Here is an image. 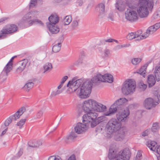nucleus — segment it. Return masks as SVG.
Listing matches in <instances>:
<instances>
[{
    "label": "nucleus",
    "mask_w": 160,
    "mask_h": 160,
    "mask_svg": "<svg viewBox=\"0 0 160 160\" xmlns=\"http://www.w3.org/2000/svg\"><path fill=\"white\" fill-rule=\"evenodd\" d=\"M155 102L151 98H148L144 101L143 106L147 109H150L158 104L160 101V96H157L155 98Z\"/></svg>",
    "instance_id": "nucleus-9"
},
{
    "label": "nucleus",
    "mask_w": 160,
    "mask_h": 160,
    "mask_svg": "<svg viewBox=\"0 0 160 160\" xmlns=\"http://www.w3.org/2000/svg\"><path fill=\"white\" fill-rule=\"evenodd\" d=\"M136 87L135 82L132 79L125 81L122 83L121 90L124 95H131L135 91Z\"/></svg>",
    "instance_id": "nucleus-5"
},
{
    "label": "nucleus",
    "mask_w": 160,
    "mask_h": 160,
    "mask_svg": "<svg viewBox=\"0 0 160 160\" xmlns=\"http://www.w3.org/2000/svg\"><path fill=\"white\" fill-rule=\"evenodd\" d=\"M148 148L153 151H155L156 148L157 147V143L153 141H148L146 144Z\"/></svg>",
    "instance_id": "nucleus-25"
},
{
    "label": "nucleus",
    "mask_w": 160,
    "mask_h": 160,
    "mask_svg": "<svg viewBox=\"0 0 160 160\" xmlns=\"http://www.w3.org/2000/svg\"><path fill=\"white\" fill-rule=\"evenodd\" d=\"M107 17L108 20H110L111 21H114V16L113 15V13L112 12L109 13L107 16Z\"/></svg>",
    "instance_id": "nucleus-45"
},
{
    "label": "nucleus",
    "mask_w": 160,
    "mask_h": 160,
    "mask_svg": "<svg viewBox=\"0 0 160 160\" xmlns=\"http://www.w3.org/2000/svg\"><path fill=\"white\" fill-rule=\"evenodd\" d=\"M126 5V4L124 2L120 1H118L116 3V7L118 11L122 12L125 10Z\"/></svg>",
    "instance_id": "nucleus-24"
},
{
    "label": "nucleus",
    "mask_w": 160,
    "mask_h": 160,
    "mask_svg": "<svg viewBox=\"0 0 160 160\" xmlns=\"http://www.w3.org/2000/svg\"><path fill=\"white\" fill-rule=\"evenodd\" d=\"M81 108L82 110L85 112H87L86 114L89 113H95L97 114V118H102L101 122L104 121L105 117L104 116H98V114L92 111H97L98 112H104L107 109L106 106L99 103L97 101L92 99H89L84 100L82 103Z\"/></svg>",
    "instance_id": "nucleus-4"
},
{
    "label": "nucleus",
    "mask_w": 160,
    "mask_h": 160,
    "mask_svg": "<svg viewBox=\"0 0 160 160\" xmlns=\"http://www.w3.org/2000/svg\"><path fill=\"white\" fill-rule=\"evenodd\" d=\"M79 5H80V6H81V5H82V4H79Z\"/></svg>",
    "instance_id": "nucleus-64"
},
{
    "label": "nucleus",
    "mask_w": 160,
    "mask_h": 160,
    "mask_svg": "<svg viewBox=\"0 0 160 160\" xmlns=\"http://www.w3.org/2000/svg\"><path fill=\"white\" fill-rule=\"evenodd\" d=\"M117 152V150L114 147L112 146L110 147L108 156L109 159L110 160L115 159L118 154Z\"/></svg>",
    "instance_id": "nucleus-16"
},
{
    "label": "nucleus",
    "mask_w": 160,
    "mask_h": 160,
    "mask_svg": "<svg viewBox=\"0 0 160 160\" xmlns=\"http://www.w3.org/2000/svg\"><path fill=\"white\" fill-rule=\"evenodd\" d=\"M12 58L4 68L0 74V81L1 82H4L7 79L8 73L12 70Z\"/></svg>",
    "instance_id": "nucleus-8"
},
{
    "label": "nucleus",
    "mask_w": 160,
    "mask_h": 160,
    "mask_svg": "<svg viewBox=\"0 0 160 160\" xmlns=\"http://www.w3.org/2000/svg\"><path fill=\"white\" fill-rule=\"evenodd\" d=\"M10 30H8V28L6 26L4 27L1 31L0 33V38L2 36H5L7 34H8L10 33Z\"/></svg>",
    "instance_id": "nucleus-33"
},
{
    "label": "nucleus",
    "mask_w": 160,
    "mask_h": 160,
    "mask_svg": "<svg viewBox=\"0 0 160 160\" xmlns=\"http://www.w3.org/2000/svg\"><path fill=\"white\" fill-rule=\"evenodd\" d=\"M43 114V111L42 109L39 110L36 115L34 116V118L35 119H40L42 116Z\"/></svg>",
    "instance_id": "nucleus-39"
},
{
    "label": "nucleus",
    "mask_w": 160,
    "mask_h": 160,
    "mask_svg": "<svg viewBox=\"0 0 160 160\" xmlns=\"http://www.w3.org/2000/svg\"><path fill=\"white\" fill-rule=\"evenodd\" d=\"M26 121V119H21L19 122L17 123L16 125L18 127L19 129H21L25 124Z\"/></svg>",
    "instance_id": "nucleus-40"
},
{
    "label": "nucleus",
    "mask_w": 160,
    "mask_h": 160,
    "mask_svg": "<svg viewBox=\"0 0 160 160\" xmlns=\"http://www.w3.org/2000/svg\"><path fill=\"white\" fill-rule=\"evenodd\" d=\"M25 110L26 109L24 107H22L19 109L14 115L11 117L12 120L16 121L18 119L20 116L25 112Z\"/></svg>",
    "instance_id": "nucleus-18"
},
{
    "label": "nucleus",
    "mask_w": 160,
    "mask_h": 160,
    "mask_svg": "<svg viewBox=\"0 0 160 160\" xmlns=\"http://www.w3.org/2000/svg\"><path fill=\"white\" fill-rule=\"evenodd\" d=\"M157 159L158 160H159V158L158 157H157Z\"/></svg>",
    "instance_id": "nucleus-63"
},
{
    "label": "nucleus",
    "mask_w": 160,
    "mask_h": 160,
    "mask_svg": "<svg viewBox=\"0 0 160 160\" xmlns=\"http://www.w3.org/2000/svg\"><path fill=\"white\" fill-rule=\"evenodd\" d=\"M68 77L67 76H65L62 78L61 82L63 84L64 82L68 79Z\"/></svg>",
    "instance_id": "nucleus-54"
},
{
    "label": "nucleus",
    "mask_w": 160,
    "mask_h": 160,
    "mask_svg": "<svg viewBox=\"0 0 160 160\" xmlns=\"http://www.w3.org/2000/svg\"><path fill=\"white\" fill-rule=\"evenodd\" d=\"M49 31L52 34H56L58 33L60 29L57 26L53 25L51 23H49L48 25Z\"/></svg>",
    "instance_id": "nucleus-20"
},
{
    "label": "nucleus",
    "mask_w": 160,
    "mask_h": 160,
    "mask_svg": "<svg viewBox=\"0 0 160 160\" xmlns=\"http://www.w3.org/2000/svg\"><path fill=\"white\" fill-rule=\"evenodd\" d=\"M62 91V89H58L56 91H53L51 93V95L52 96H55L58 94L61 93Z\"/></svg>",
    "instance_id": "nucleus-46"
},
{
    "label": "nucleus",
    "mask_w": 160,
    "mask_h": 160,
    "mask_svg": "<svg viewBox=\"0 0 160 160\" xmlns=\"http://www.w3.org/2000/svg\"><path fill=\"white\" fill-rule=\"evenodd\" d=\"M116 49H119L122 48L121 45H117L116 47Z\"/></svg>",
    "instance_id": "nucleus-59"
},
{
    "label": "nucleus",
    "mask_w": 160,
    "mask_h": 160,
    "mask_svg": "<svg viewBox=\"0 0 160 160\" xmlns=\"http://www.w3.org/2000/svg\"><path fill=\"white\" fill-rule=\"evenodd\" d=\"M128 100L125 98H120L116 101L112 105H114L117 108L120 106H124L128 104Z\"/></svg>",
    "instance_id": "nucleus-17"
},
{
    "label": "nucleus",
    "mask_w": 160,
    "mask_h": 160,
    "mask_svg": "<svg viewBox=\"0 0 160 160\" xmlns=\"http://www.w3.org/2000/svg\"><path fill=\"white\" fill-rule=\"evenodd\" d=\"M104 79L105 80L104 82H108L111 83L113 81V76L110 74H106L103 75Z\"/></svg>",
    "instance_id": "nucleus-30"
},
{
    "label": "nucleus",
    "mask_w": 160,
    "mask_h": 160,
    "mask_svg": "<svg viewBox=\"0 0 160 160\" xmlns=\"http://www.w3.org/2000/svg\"><path fill=\"white\" fill-rule=\"evenodd\" d=\"M12 120H12V119L11 117L9 118L5 121L4 122L5 125L6 126H8L9 124L11 122Z\"/></svg>",
    "instance_id": "nucleus-48"
},
{
    "label": "nucleus",
    "mask_w": 160,
    "mask_h": 160,
    "mask_svg": "<svg viewBox=\"0 0 160 160\" xmlns=\"http://www.w3.org/2000/svg\"><path fill=\"white\" fill-rule=\"evenodd\" d=\"M38 12H31L27 13L23 18V20H26L28 23L31 25L33 24L42 25V23L41 21L38 20L37 19H34L38 15Z\"/></svg>",
    "instance_id": "nucleus-7"
},
{
    "label": "nucleus",
    "mask_w": 160,
    "mask_h": 160,
    "mask_svg": "<svg viewBox=\"0 0 160 160\" xmlns=\"http://www.w3.org/2000/svg\"><path fill=\"white\" fill-rule=\"evenodd\" d=\"M130 156L129 151L124 150L118 154L115 160H129Z\"/></svg>",
    "instance_id": "nucleus-13"
},
{
    "label": "nucleus",
    "mask_w": 160,
    "mask_h": 160,
    "mask_svg": "<svg viewBox=\"0 0 160 160\" xmlns=\"http://www.w3.org/2000/svg\"><path fill=\"white\" fill-rule=\"evenodd\" d=\"M159 127L158 123L156 122L153 124L152 128V131L153 132H155L159 129Z\"/></svg>",
    "instance_id": "nucleus-38"
},
{
    "label": "nucleus",
    "mask_w": 160,
    "mask_h": 160,
    "mask_svg": "<svg viewBox=\"0 0 160 160\" xmlns=\"http://www.w3.org/2000/svg\"><path fill=\"white\" fill-rule=\"evenodd\" d=\"M138 86L142 90H144L147 87V86L146 84H144L142 82H139Z\"/></svg>",
    "instance_id": "nucleus-44"
},
{
    "label": "nucleus",
    "mask_w": 160,
    "mask_h": 160,
    "mask_svg": "<svg viewBox=\"0 0 160 160\" xmlns=\"http://www.w3.org/2000/svg\"><path fill=\"white\" fill-rule=\"evenodd\" d=\"M48 160H62L60 157L58 156H51L49 157Z\"/></svg>",
    "instance_id": "nucleus-42"
},
{
    "label": "nucleus",
    "mask_w": 160,
    "mask_h": 160,
    "mask_svg": "<svg viewBox=\"0 0 160 160\" xmlns=\"http://www.w3.org/2000/svg\"><path fill=\"white\" fill-rule=\"evenodd\" d=\"M37 0H31L30 4V8L33 7L37 5Z\"/></svg>",
    "instance_id": "nucleus-47"
},
{
    "label": "nucleus",
    "mask_w": 160,
    "mask_h": 160,
    "mask_svg": "<svg viewBox=\"0 0 160 160\" xmlns=\"http://www.w3.org/2000/svg\"><path fill=\"white\" fill-rule=\"evenodd\" d=\"M130 45L129 44L121 45L122 48L128 47L130 46Z\"/></svg>",
    "instance_id": "nucleus-57"
},
{
    "label": "nucleus",
    "mask_w": 160,
    "mask_h": 160,
    "mask_svg": "<svg viewBox=\"0 0 160 160\" xmlns=\"http://www.w3.org/2000/svg\"><path fill=\"white\" fill-rule=\"evenodd\" d=\"M141 61L140 58H134L132 60V63L134 65H137Z\"/></svg>",
    "instance_id": "nucleus-41"
},
{
    "label": "nucleus",
    "mask_w": 160,
    "mask_h": 160,
    "mask_svg": "<svg viewBox=\"0 0 160 160\" xmlns=\"http://www.w3.org/2000/svg\"><path fill=\"white\" fill-rule=\"evenodd\" d=\"M63 83H62L61 82L60 83V85L58 87V89H60L62 87L63 85Z\"/></svg>",
    "instance_id": "nucleus-60"
},
{
    "label": "nucleus",
    "mask_w": 160,
    "mask_h": 160,
    "mask_svg": "<svg viewBox=\"0 0 160 160\" xmlns=\"http://www.w3.org/2000/svg\"><path fill=\"white\" fill-rule=\"evenodd\" d=\"M106 110V109L105 110V111L103 112H104L103 113L104 116H103L105 117H106L105 116H110L114 114L117 111V107L115 106L114 105H112L108 110L105 111ZM106 118H105V119ZM105 120H106V119Z\"/></svg>",
    "instance_id": "nucleus-14"
},
{
    "label": "nucleus",
    "mask_w": 160,
    "mask_h": 160,
    "mask_svg": "<svg viewBox=\"0 0 160 160\" xmlns=\"http://www.w3.org/2000/svg\"><path fill=\"white\" fill-rule=\"evenodd\" d=\"M106 42H113V39L110 38L108 39L105 40Z\"/></svg>",
    "instance_id": "nucleus-58"
},
{
    "label": "nucleus",
    "mask_w": 160,
    "mask_h": 160,
    "mask_svg": "<svg viewBox=\"0 0 160 160\" xmlns=\"http://www.w3.org/2000/svg\"><path fill=\"white\" fill-rule=\"evenodd\" d=\"M157 1V0H138L137 12L133 9H127L125 12V18L131 22H134L138 20V17L141 18L147 17L149 14V11H152L154 4Z\"/></svg>",
    "instance_id": "nucleus-1"
},
{
    "label": "nucleus",
    "mask_w": 160,
    "mask_h": 160,
    "mask_svg": "<svg viewBox=\"0 0 160 160\" xmlns=\"http://www.w3.org/2000/svg\"><path fill=\"white\" fill-rule=\"evenodd\" d=\"M6 129L5 130L3 131L2 132V135H3V134H5L6 132Z\"/></svg>",
    "instance_id": "nucleus-61"
},
{
    "label": "nucleus",
    "mask_w": 160,
    "mask_h": 160,
    "mask_svg": "<svg viewBox=\"0 0 160 160\" xmlns=\"http://www.w3.org/2000/svg\"><path fill=\"white\" fill-rule=\"evenodd\" d=\"M158 18H160V9L158 10L156 13L153 15L152 18V19L153 20Z\"/></svg>",
    "instance_id": "nucleus-43"
},
{
    "label": "nucleus",
    "mask_w": 160,
    "mask_h": 160,
    "mask_svg": "<svg viewBox=\"0 0 160 160\" xmlns=\"http://www.w3.org/2000/svg\"><path fill=\"white\" fill-rule=\"evenodd\" d=\"M76 136L75 133L73 132L71 133L69 135L67 136L64 138V140L66 142L69 143L72 142L74 138Z\"/></svg>",
    "instance_id": "nucleus-28"
},
{
    "label": "nucleus",
    "mask_w": 160,
    "mask_h": 160,
    "mask_svg": "<svg viewBox=\"0 0 160 160\" xmlns=\"http://www.w3.org/2000/svg\"><path fill=\"white\" fill-rule=\"evenodd\" d=\"M142 158V154L140 152H138L136 156L135 160H140Z\"/></svg>",
    "instance_id": "nucleus-51"
},
{
    "label": "nucleus",
    "mask_w": 160,
    "mask_h": 160,
    "mask_svg": "<svg viewBox=\"0 0 160 160\" xmlns=\"http://www.w3.org/2000/svg\"><path fill=\"white\" fill-rule=\"evenodd\" d=\"M34 83L32 82H28L26 83L23 87V89L27 91L28 92L33 87Z\"/></svg>",
    "instance_id": "nucleus-34"
},
{
    "label": "nucleus",
    "mask_w": 160,
    "mask_h": 160,
    "mask_svg": "<svg viewBox=\"0 0 160 160\" xmlns=\"http://www.w3.org/2000/svg\"><path fill=\"white\" fill-rule=\"evenodd\" d=\"M68 160H76L75 155H72L69 157Z\"/></svg>",
    "instance_id": "nucleus-55"
},
{
    "label": "nucleus",
    "mask_w": 160,
    "mask_h": 160,
    "mask_svg": "<svg viewBox=\"0 0 160 160\" xmlns=\"http://www.w3.org/2000/svg\"><path fill=\"white\" fill-rule=\"evenodd\" d=\"M126 4L130 8V9H132L135 8L136 7V5L134 3L133 1L131 0L127 1Z\"/></svg>",
    "instance_id": "nucleus-36"
},
{
    "label": "nucleus",
    "mask_w": 160,
    "mask_h": 160,
    "mask_svg": "<svg viewBox=\"0 0 160 160\" xmlns=\"http://www.w3.org/2000/svg\"><path fill=\"white\" fill-rule=\"evenodd\" d=\"M97 10L99 13V16L101 17L104 16L105 5L104 4L101 3L99 4L96 8Z\"/></svg>",
    "instance_id": "nucleus-22"
},
{
    "label": "nucleus",
    "mask_w": 160,
    "mask_h": 160,
    "mask_svg": "<svg viewBox=\"0 0 160 160\" xmlns=\"http://www.w3.org/2000/svg\"><path fill=\"white\" fill-rule=\"evenodd\" d=\"M48 20L50 23L55 25L58 21V18L56 15H52L48 18Z\"/></svg>",
    "instance_id": "nucleus-26"
},
{
    "label": "nucleus",
    "mask_w": 160,
    "mask_h": 160,
    "mask_svg": "<svg viewBox=\"0 0 160 160\" xmlns=\"http://www.w3.org/2000/svg\"><path fill=\"white\" fill-rule=\"evenodd\" d=\"M27 62V59H23L19 62L18 63V67L16 69V72L20 73L22 72L25 68Z\"/></svg>",
    "instance_id": "nucleus-15"
},
{
    "label": "nucleus",
    "mask_w": 160,
    "mask_h": 160,
    "mask_svg": "<svg viewBox=\"0 0 160 160\" xmlns=\"http://www.w3.org/2000/svg\"><path fill=\"white\" fill-rule=\"evenodd\" d=\"M72 20V18L71 16H66L63 18L62 20V22L64 25H67L70 23Z\"/></svg>",
    "instance_id": "nucleus-27"
},
{
    "label": "nucleus",
    "mask_w": 160,
    "mask_h": 160,
    "mask_svg": "<svg viewBox=\"0 0 160 160\" xmlns=\"http://www.w3.org/2000/svg\"><path fill=\"white\" fill-rule=\"evenodd\" d=\"M61 43H58L57 45H54L52 48V51L54 52H58L61 49Z\"/></svg>",
    "instance_id": "nucleus-37"
},
{
    "label": "nucleus",
    "mask_w": 160,
    "mask_h": 160,
    "mask_svg": "<svg viewBox=\"0 0 160 160\" xmlns=\"http://www.w3.org/2000/svg\"><path fill=\"white\" fill-rule=\"evenodd\" d=\"M121 126V123L117 120L112 118L109 120L106 125V132L108 134H112L120 128Z\"/></svg>",
    "instance_id": "nucleus-6"
},
{
    "label": "nucleus",
    "mask_w": 160,
    "mask_h": 160,
    "mask_svg": "<svg viewBox=\"0 0 160 160\" xmlns=\"http://www.w3.org/2000/svg\"><path fill=\"white\" fill-rule=\"evenodd\" d=\"M147 82L149 87L153 86L156 83V80L154 76L153 75H149L147 78Z\"/></svg>",
    "instance_id": "nucleus-23"
},
{
    "label": "nucleus",
    "mask_w": 160,
    "mask_h": 160,
    "mask_svg": "<svg viewBox=\"0 0 160 160\" xmlns=\"http://www.w3.org/2000/svg\"><path fill=\"white\" fill-rule=\"evenodd\" d=\"M23 151L22 149H20L18 152V153L17 154V155L18 156V157H20L22 154Z\"/></svg>",
    "instance_id": "nucleus-56"
},
{
    "label": "nucleus",
    "mask_w": 160,
    "mask_h": 160,
    "mask_svg": "<svg viewBox=\"0 0 160 160\" xmlns=\"http://www.w3.org/2000/svg\"><path fill=\"white\" fill-rule=\"evenodd\" d=\"M97 114L89 113L85 114L82 117L83 123H78L74 127L75 132L77 134H81L85 132L90 126L94 128L101 122L102 118H97Z\"/></svg>",
    "instance_id": "nucleus-3"
},
{
    "label": "nucleus",
    "mask_w": 160,
    "mask_h": 160,
    "mask_svg": "<svg viewBox=\"0 0 160 160\" xmlns=\"http://www.w3.org/2000/svg\"><path fill=\"white\" fill-rule=\"evenodd\" d=\"M43 67L44 70V73H45L47 72L50 71L52 68V66L51 63L47 62L44 64Z\"/></svg>",
    "instance_id": "nucleus-29"
},
{
    "label": "nucleus",
    "mask_w": 160,
    "mask_h": 160,
    "mask_svg": "<svg viewBox=\"0 0 160 160\" xmlns=\"http://www.w3.org/2000/svg\"><path fill=\"white\" fill-rule=\"evenodd\" d=\"M129 114V111L128 108H126L122 112H118L116 115V118L118 121L125 122L128 120V117Z\"/></svg>",
    "instance_id": "nucleus-11"
},
{
    "label": "nucleus",
    "mask_w": 160,
    "mask_h": 160,
    "mask_svg": "<svg viewBox=\"0 0 160 160\" xmlns=\"http://www.w3.org/2000/svg\"><path fill=\"white\" fill-rule=\"evenodd\" d=\"M104 80L103 75L98 74L95 76L91 80H89L91 81L92 84V83H97L99 82H104Z\"/></svg>",
    "instance_id": "nucleus-19"
},
{
    "label": "nucleus",
    "mask_w": 160,
    "mask_h": 160,
    "mask_svg": "<svg viewBox=\"0 0 160 160\" xmlns=\"http://www.w3.org/2000/svg\"><path fill=\"white\" fill-rule=\"evenodd\" d=\"M160 27V23H157L154 25L148 27L146 32L140 37L141 39H145L148 37L150 34H152Z\"/></svg>",
    "instance_id": "nucleus-10"
},
{
    "label": "nucleus",
    "mask_w": 160,
    "mask_h": 160,
    "mask_svg": "<svg viewBox=\"0 0 160 160\" xmlns=\"http://www.w3.org/2000/svg\"><path fill=\"white\" fill-rule=\"evenodd\" d=\"M154 73L158 81L160 80V65L157 66L155 67Z\"/></svg>",
    "instance_id": "nucleus-32"
},
{
    "label": "nucleus",
    "mask_w": 160,
    "mask_h": 160,
    "mask_svg": "<svg viewBox=\"0 0 160 160\" xmlns=\"http://www.w3.org/2000/svg\"><path fill=\"white\" fill-rule=\"evenodd\" d=\"M113 42H116L117 43H118V41L117 40H115V39H113Z\"/></svg>",
    "instance_id": "nucleus-62"
},
{
    "label": "nucleus",
    "mask_w": 160,
    "mask_h": 160,
    "mask_svg": "<svg viewBox=\"0 0 160 160\" xmlns=\"http://www.w3.org/2000/svg\"><path fill=\"white\" fill-rule=\"evenodd\" d=\"M149 130H146L142 133V135L143 136H146L148 135L150 132Z\"/></svg>",
    "instance_id": "nucleus-52"
},
{
    "label": "nucleus",
    "mask_w": 160,
    "mask_h": 160,
    "mask_svg": "<svg viewBox=\"0 0 160 160\" xmlns=\"http://www.w3.org/2000/svg\"><path fill=\"white\" fill-rule=\"evenodd\" d=\"M109 51L108 49H105L103 52V55L104 57L105 58L108 57L110 55Z\"/></svg>",
    "instance_id": "nucleus-49"
},
{
    "label": "nucleus",
    "mask_w": 160,
    "mask_h": 160,
    "mask_svg": "<svg viewBox=\"0 0 160 160\" xmlns=\"http://www.w3.org/2000/svg\"><path fill=\"white\" fill-rule=\"evenodd\" d=\"M148 64H146L144 65L139 70V71L137 72V73L142 75L143 77H145L146 70L147 68Z\"/></svg>",
    "instance_id": "nucleus-31"
},
{
    "label": "nucleus",
    "mask_w": 160,
    "mask_h": 160,
    "mask_svg": "<svg viewBox=\"0 0 160 160\" xmlns=\"http://www.w3.org/2000/svg\"><path fill=\"white\" fill-rule=\"evenodd\" d=\"M78 22L76 20L73 21L72 23V27L73 28L77 27L78 26Z\"/></svg>",
    "instance_id": "nucleus-50"
},
{
    "label": "nucleus",
    "mask_w": 160,
    "mask_h": 160,
    "mask_svg": "<svg viewBox=\"0 0 160 160\" xmlns=\"http://www.w3.org/2000/svg\"><path fill=\"white\" fill-rule=\"evenodd\" d=\"M92 84L91 81L87 80L83 82L81 79L76 80L72 79L67 84L69 87L68 91L70 93L78 89L77 94L81 98H86L88 97L91 92Z\"/></svg>",
    "instance_id": "nucleus-2"
},
{
    "label": "nucleus",
    "mask_w": 160,
    "mask_h": 160,
    "mask_svg": "<svg viewBox=\"0 0 160 160\" xmlns=\"http://www.w3.org/2000/svg\"><path fill=\"white\" fill-rule=\"evenodd\" d=\"M141 35H139L137 32H131L129 33L127 36V38L129 40H131L136 38V40H139L143 39H141L140 38Z\"/></svg>",
    "instance_id": "nucleus-21"
},
{
    "label": "nucleus",
    "mask_w": 160,
    "mask_h": 160,
    "mask_svg": "<svg viewBox=\"0 0 160 160\" xmlns=\"http://www.w3.org/2000/svg\"><path fill=\"white\" fill-rule=\"evenodd\" d=\"M117 131L114 135V139L117 141L123 140L126 133V128H121Z\"/></svg>",
    "instance_id": "nucleus-12"
},
{
    "label": "nucleus",
    "mask_w": 160,
    "mask_h": 160,
    "mask_svg": "<svg viewBox=\"0 0 160 160\" xmlns=\"http://www.w3.org/2000/svg\"><path fill=\"white\" fill-rule=\"evenodd\" d=\"M8 30H10V33H13L16 31L18 30L17 26L14 24H11L7 26Z\"/></svg>",
    "instance_id": "nucleus-35"
},
{
    "label": "nucleus",
    "mask_w": 160,
    "mask_h": 160,
    "mask_svg": "<svg viewBox=\"0 0 160 160\" xmlns=\"http://www.w3.org/2000/svg\"><path fill=\"white\" fill-rule=\"evenodd\" d=\"M155 152H156L160 156V147L158 146V147L156 148V150Z\"/></svg>",
    "instance_id": "nucleus-53"
}]
</instances>
